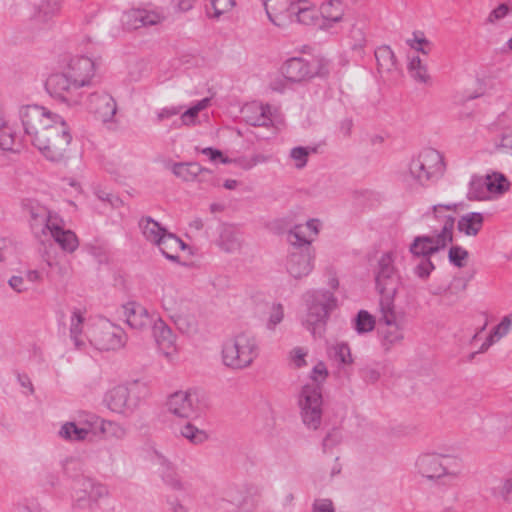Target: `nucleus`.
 <instances>
[{
    "mask_svg": "<svg viewBox=\"0 0 512 512\" xmlns=\"http://www.w3.org/2000/svg\"><path fill=\"white\" fill-rule=\"evenodd\" d=\"M284 318V310L281 304H273L270 308L268 329L273 330Z\"/></svg>",
    "mask_w": 512,
    "mask_h": 512,
    "instance_id": "obj_56",
    "label": "nucleus"
},
{
    "mask_svg": "<svg viewBox=\"0 0 512 512\" xmlns=\"http://www.w3.org/2000/svg\"><path fill=\"white\" fill-rule=\"evenodd\" d=\"M30 226L37 236L50 235L61 249L73 253L79 246L76 234L65 229L64 221L56 213L40 205L29 207Z\"/></svg>",
    "mask_w": 512,
    "mask_h": 512,
    "instance_id": "obj_3",
    "label": "nucleus"
},
{
    "mask_svg": "<svg viewBox=\"0 0 512 512\" xmlns=\"http://www.w3.org/2000/svg\"><path fill=\"white\" fill-rule=\"evenodd\" d=\"M136 387V384L112 387L104 396L106 407L116 414L132 415L140 404V398L135 393Z\"/></svg>",
    "mask_w": 512,
    "mask_h": 512,
    "instance_id": "obj_12",
    "label": "nucleus"
},
{
    "mask_svg": "<svg viewBox=\"0 0 512 512\" xmlns=\"http://www.w3.org/2000/svg\"><path fill=\"white\" fill-rule=\"evenodd\" d=\"M143 237L153 245H156L168 231L151 217H144L139 221Z\"/></svg>",
    "mask_w": 512,
    "mask_h": 512,
    "instance_id": "obj_27",
    "label": "nucleus"
},
{
    "mask_svg": "<svg viewBox=\"0 0 512 512\" xmlns=\"http://www.w3.org/2000/svg\"><path fill=\"white\" fill-rule=\"evenodd\" d=\"M91 432L96 433L94 417L87 427H78L74 422H67L62 426L59 433L65 439L80 441L86 439Z\"/></svg>",
    "mask_w": 512,
    "mask_h": 512,
    "instance_id": "obj_31",
    "label": "nucleus"
},
{
    "mask_svg": "<svg viewBox=\"0 0 512 512\" xmlns=\"http://www.w3.org/2000/svg\"><path fill=\"white\" fill-rule=\"evenodd\" d=\"M299 406L304 424L317 429L321 424L322 417V394L320 387L315 384H306L302 388Z\"/></svg>",
    "mask_w": 512,
    "mask_h": 512,
    "instance_id": "obj_13",
    "label": "nucleus"
},
{
    "mask_svg": "<svg viewBox=\"0 0 512 512\" xmlns=\"http://www.w3.org/2000/svg\"><path fill=\"white\" fill-rule=\"evenodd\" d=\"M382 328L384 345L390 347L400 343L404 338L403 327L399 322L395 324H386Z\"/></svg>",
    "mask_w": 512,
    "mask_h": 512,
    "instance_id": "obj_45",
    "label": "nucleus"
},
{
    "mask_svg": "<svg viewBox=\"0 0 512 512\" xmlns=\"http://www.w3.org/2000/svg\"><path fill=\"white\" fill-rule=\"evenodd\" d=\"M179 433L182 437L195 445L201 444L208 439V435L204 430L199 429L191 423H187L182 426L179 430Z\"/></svg>",
    "mask_w": 512,
    "mask_h": 512,
    "instance_id": "obj_47",
    "label": "nucleus"
},
{
    "mask_svg": "<svg viewBox=\"0 0 512 512\" xmlns=\"http://www.w3.org/2000/svg\"><path fill=\"white\" fill-rule=\"evenodd\" d=\"M299 24L320 26L319 8L310 0H296L293 9V20Z\"/></svg>",
    "mask_w": 512,
    "mask_h": 512,
    "instance_id": "obj_23",
    "label": "nucleus"
},
{
    "mask_svg": "<svg viewBox=\"0 0 512 512\" xmlns=\"http://www.w3.org/2000/svg\"><path fill=\"white\" fill-rule=\"evenodd\" d=\"M313 149L308 147H295L290 151V158L292 159L294 166L297 169H302L308 160L309 155L313 152Z\"/></svg>",
    "mask_w": 512,
    "mask_h": 512,
    "instance_id": "obj_53",
    "label": "nucleus"
},
{
    "mask_svg": "<svg viewBox=\"0 0 512 512\" xmlns=\"http://www.w3.org/2000/svg\"><path fill=\"white\" fill-rule=\"evenodd\" d=\"M197 399L191 390H179L167 397L166 409L175 417L190 418L197 412Z\"/></svg>",
    "mask_w": 512,
    "mask_h": 512,
    "instance_id": "obj_15",
    "label": "nucleus"
},
{
    "mask_svg": "<svg viewBox=\"0 0 512 512\" xmlns=\"http://www.w3.org/2000/svg\"><path fill=\"white\" fill-rule=\"evenodd\" d=\"M307 350L302 347H296L290 352V359L293 365L300 368L306 364Z\"/></svg>",
    "mask_w": 512,
    "mask_h": 512,
    "instance_id": "obj_63",
    "label": "nucleus"
},
{
    "mask_svg": "<svg viewBox=\"0 0 512 512\" xmlns=\"http://www.w3.org/2000/svg\"><path fill=\"white\" fill-rule=\"evenodd\" d=\"M512 326V319L509 316H505L501 322L493 328L489 333L485 341L478 349V353L486 352L493 344L497 343L501 338L506 336Z\"/></svg>",
    "mask_w": 512,
    "mask_h": 512,
    "instance_id": "obj_32",
    "label": "nucleus"
},
{
    "mask_svg": "<svg viewBox=\"0 0 512 512\" xmlns=\"http://www.w3.org/2000/svg\"><path fill=\"white\" fill-rule=\"evenodd\" d=\"M407 43L410 46V48L416 52H421L427 55L430 51V43L424 37H417L415 35L414 38L409 39Z\"/></svg>",
    "mask_w": 512,
    "mask_h": 512,
    "instance_id": "obj_58",
    "label": "nucleus"
},
{
    "mask_svg": "<svg viewBox=\"0 0 512 512\" xmlns=\"http://www.w3.org/2000/svg\"><path fill=\"white\" fill-rule=\"evenodd\" d=\"M329 355L341 365L346 366L353 363L351 349L347 343L337 342L333 344L329 349Z\"/></svg>",
    "mask_w": 512,
    "mask_h": 512,
    "instance_id": "obj_42",
    "label": "nucleus"
},
{
    "mask_svg": "<svg viewBox=\"0 0 512 512\" xmlns=\"http://www.w3.org/2000/svg\"><path fill=\"white\" fill-rule=\"evenodd\" d=\"M429 256H422L423 260L414 269L415 274L420 278H427L434 269L433 263L428 259Z\"/></svg>",
    "mask_w": 512,
    "mask_h": 512,
    "instance_id": "obj_62",
    "label": "nucleus"
},
{
    "mask_svg": "<svg viewBox=\"0 0 512 512\" xmlns=\"http://www.w3.org/2000/svg\"><path fill=\"white\" fill-rule=\"evenodd\" d=\"M470 199L474 200H487L490 199L488 187L486 185L485 177H473L470 182L468 191Z\"/></svg>",
    "mask_w": 512,
    "mask_h": 512,
    "instance_id": "obj_46",
    "label": "nucleus"
},
{
    "mask_svg": "<svg viewBox=\"0 0 512 512\" xmlns=\"http://www.w3.org/2000/svg\"><path fill=\"white\" fill-rule=\"evenodd\" d=\"M200 152L206 155L211 162H221L224 164L232 163V159L225 157L218 149L207 147L201 149Z\"/></svg>",
    "mask_w": 512,
    "mask_h": 512,
    "instance_id": "obj_60",
    "label": "nucleus"
},
{
    "mask_svg": "<svg viewBox=\"0 0 512 512\" xmlns=\"http://www.w3.org/2000/svg\"><path fill=\"white\" fill-rule=\"evenodd\" d=\"M121 23L123 27L128 31L142 28L143 25L140 8H133L124 12L121 17Z\"/></svg>",
    "mask_w": 512,
    "mask_h": 512,
    "instance_id": "obj_48",
    "label": "nucleus"
},
{
    "mask_svg": "<svg viewBox=\"0 0 512 512\" xmlns=\"http://www.w3.org/2000/svg\"><path fill=\"white\" fill-rule=\"evenodd\" d=\"M375 327V318L373 315L368 313L365 310H361L358 312L357 317L355 319V330L358 333H367L374 329Z\"/></svg>",
    "mask_w": 512,
    "mask_h": 512,
    "instance_id": "obj_51",
    "label": "nucleus"
},
{
    "mask_svg": "<svg viewBox=\"0 0 512 512\" xmlns=\"http://www.w3.org/2000/svg\"><path fill=\"white\" fill-rule=\"evenodd\" d=\"M153 336L164 355L169 360L175 357V335L171 328L159 317L153 319L151 324Z\"/></svg>",
    "mask_w": 512,
    "mask_h": 512,
    "instance_id": "obj_20",
    "label": "nucleus"
},
{
    "mask_svg": "<svg viewBox=\"0 0 512 512\" xmlns=\"http://www.w3.org/2000/svg\"><path fill=\"white\" fill-rule=\"evenodd\" d=\"M124 322L133 330L142 332L150 328L154 316L139 302L129 301L121 306Z\"/></svg>",
    "mask_w": 512,
    "mask_h": 512,
    "instance_id": "obj_16",
    "label": "nucleus"
},
{
    "mask_svg": "<svg viewBox=\"0 0 512 512\" xmlns=\"http://www.w3.org/2000/svg\"><path fill=\"white\" fill-rule=\"evenodd\" d=\"M396 258L395 251H387L383 253L379 260L375 272L376 290L380 297H395L400 278L394 267Z\"/></svg>",
    "mask_w": 512,
    "mask_h": 512,
    "instance_id": "obj_11",
    "label": "nucleus"
},
{
    "mask_svg": "<svg viewBox=\"0 0 512 512\" xmlns=\"http://www.w3.org/2000/svg\"><path fill=\"white\" fill-rule=\"evenodd\" d=\"M219 245L226 252L238 251L242 245L240 233L233 227H224L220 234Z\"/></svg>",
    "mask_w": 512,
    "mask_h": 512,
    "instance_id": "obj_34",
    "label": "nucleus"
},
{
    "mask_svg": "<svg viewBox=\"0 0 512 512\" xmlns=\"http://www.w3.org/2000/svg\"><path fill=\"white\" fill-rule=\"evenodd\" d=\"M91 432L96 433L94 417L87 427H78L74 422H67L62 426L59 433L65 439L80 441L86 439Z\"/></svg>",
    "mask_w": 512,
    "mask_h": 512,
    "instance_id": "obj_30",
    "label": "nucleus"
},
{
    "mask_svg": "<svg viewBox=\"0 0 512 512\" xmlns=\"http://www.w3.org/2000/svg\"><path fill=\"white\" fill-rule=\"evenodd\" d=\"M494 494L503 501H510L512 497V475L506 478L501 485L495 488Z\"/></svg>",
    "mask_w": 512,
    "mask_h": 512,
    "instance_id": "obj_57",
    "label": "nucleus"
},
{
    "mask_svg": "<svg viewBox=\"0 0 512 512\" xmlns=\"http://www.w3.org/2000/svg\"><path fill=\"white\" fill-rule=\"evenodd\" d=\"M85 319V311L81 309H74L70 316V336L75 346L79 349L85 346V341L82 338Z\"/></svg>",
    "mask_w": 512,
    "mask_h": 512,
    "instance_id": "obj_29",
    "label": "nucleus"
},
{
    "mask_svg": "<svg viewBox=\"0 0 512 512\" xmlns=\"http://www.w3.org/2000/svg\"><path fill=\"white\" fill-rule=\"evenodd\" d=\"M245 121L253 126H266L271 122L270 107L258 102L246 104L242 109Z\"/></svg>",
    "mask_w": 512,
    "mask_h": 512,
    "instance_id": "obj_25",
    "label": "nucleus"
},
{
    "mask_svg": "<svg viewBox=\"0 0 512 512\" xmlns=\"http://www.w3.org/2000/svg\"><path fill=\"white\" fill-rule=\"evenodd\" d=\"M469 253L461 246H452L448 252L449 261L456 267H465L468 261Z\"/></svg>",
    "mask_w": 512,
    "mask_h": 512,
    "instance_id": "obj_52",
    "label": "nucleus"
},
{
    "mask_svg": "<svg viewBox=\"0 0 512 512\" xmlns=\"http://www.w3.org/2000/svg\"><path fill=\"white\" fill-rule=\"evenodd\" d=\"M458 205L437 204L432 207L431 217L439 225H430L433 233L414 238L409 247L413 256H428L445 249L453 241L454 213Z\"/></svg>",
    "mask_w": 512,
    "mask_h": 512,
    "instance_id": "obj_2",
    "label": "nucleus"
},
{
    "mask_svg": "<svg viewBox=\"0 0 512 512\" xmlns=\"http://www.w3.org/2000/svg\"><path fill=\"white\" fill-rule=\"evenodd\" d=\"M379 313L380 325L395 324L398 322L394 305V297H380Z\"/></svg>",
    "mask_w": 512,
    "mask_h": 512,
    "instance_id": "obj_38",
    "label": "nucleus"
},
{
    "mask_svg": "<svg viewBox=\"0 0 512 512\" xmlns=\"http://www.w3.org/2000/svg\"><path fill=\"white\" fill-rule=\"evenodd\" d=\"M143 27L157 26L162 24L166 16L160 9L140 8Z\"/></svg>",
    "mask_w": 512,
    "mask_h": 512,
    "instance_id": "obj_49",
    "label": "nucleus"
},
{
    "mask_svg": "<svg viewBox=\"0 0 512 512\" xmlns=\"http://www.w3.org/2000/svg\"><path fill=\"white\" fill-rule=\"evenodd\" d=\"M445 171L443 156L435 149H424L409 164L410 176L419 184L437 181Z\"/></svg>",
    "mask_w": 512,
    "mask_h": 512,
    "instance_id": "obj_8",
    "label": "nucleus"
},
{
    "mask_svg": "<svg viewBox=\"0 0 512 512\" xmlns=\"http://www.w3.org/2000/svg\"><path fill=\"white\" fill-rule=\"evenodd\" d=\"M378 68L381 71L390 72L394 69L396 59L394 52L389 46H380L375 51Z\"/></svg>",
    "mask_w": 512,
    "mask_h": 512,
    "instance_id": "obj_40",
    "label": "nucleus"
},
{
    "mask_svg": "<svg viewBox=\"0 0 512 512\" xmlns=\"http://www.w3.org/2000/svg\"><path fill=\"white\" fill-rule=\"evenodd\" d=\"M90 110L103 122L112 121L117 105L113 97L107 93H94L89 99Z\"/></svg>",
    "mask_w": 512,
    "mask_h": 512,
    "instance_id": "obj_21",
    "label": "nucleus"
},
{
    "mask_svg": "<svg viewBox=\"0 0 512 512\" xmlns=\"http://www.w3.org/2000/svg\"><path fill=\"white\" fill-rule=\"evenodd\" d=\"M296 0H265L264 6L269 20L278 27H285L293 21Z\"/></svg>",
    "mask_w": 512,
    "mask_h": 512,
    "instance_id": "obj_18",
    "label": "nucleus"
},
{
    "mask_svg": "<svg viewBox=\"0 0 512 512\" xmlns=\"http://www.w3.org/2000/svg\"><path fill=\"white\" fill-rule=\"evenodd\" d=\"M76 82L63 70L49 75L45 88L55 101L74 107L80 105L84 97L83 90Z\"/></svg>",
    "mask_w": 512,
    "mask_h": 512,
    "instance_id": "obj_9",
    "label": "nucleus"
},
{
    "mask_svg": "<svg viewBox=\"0 0 512 512\" xmlns=\"http://www.w3.org/2000/svg\"><path fill=\"white\" fill-rule=\"evenodd\" d=\"M416 473L429 481L458 479L462 472V460L459 456L428 452L420 454L415 460Z\"/></svg>",
    "mask_w": 512,
    "mask_h": 512,
    "instance_id": "obj_5",
    "label": "nucleus"
},
{
    "mask_svg": "<svg viewBox=\"0 0 512 512\" xmlns=\"http://www.w3.org/2000/svg\"><path fill=\"white\" fill-rule=\"evenodd\" d=\"M64 71H66L72 79L77 81L76 83L83 89L91 83L95 75V63L89 57H74L69 61Z\"/></svg>",
    "mask_w": 512,
    "mask_h": 512,
    "instance_id": "obj_17",
    "label": "nucleus"
},
{
    "mask_svg": "<svg viewBox=\"0 0 512 512\" xmlns=\"http://www.w3.org/2000/svg\"><path fill=\"white\" fill-rule=\"evenodd\" d=\"M282 74L290 82H301L313 76L309 63L302 58H291L282 66Z\"/></svg>",
    "mask_w": 512,
    "mask_h": 512,
    "instance_id": "obj_24",
    "label": "nucleus"
},
{
    "mask_svg": "<svg viewBox=\"0 0 512 512\" xmlns=\"http://www.w3.org/2000/svg\"><path fill=\"white\" fill-rule=\"evenodd\" d=\"M498 147L512 155V130L501 134Z\"/></svg>",
    "mask_w": 512,
    "mask_h": 512,
    "instance_id": "obj_64",
    "label": "nucleus"
},
{
    "mask_svg": "<svg viewBox=\"0 0 512 512\" xmlns=\"http://www.w3.org/2000/svg\"><path fill=\"white\" fill-rule=\"evenodd\" d=\"M509 11L510 9L508 5L500 4L489 13L486 22L489 24H495L502 20L503 18H505L508 15Z\"/></svg>",
    "mask_w": 512,
    "mask_h": 512,
    "instance_id": "obj_59",
    "label": "nucleus"
},
{
    "mask_svg": "<svg viewBox=\"0 0 512 512\" xmlns=\"http://www.w3.org/2000/svg\"><path fill=\"white\" fill-rule=\"evenodd\" d=\"M328 375L326 365L323 362L317 363L311 373V384L318 385L320 387V384L325 381L326 377Z\"/></svg>",
    "mask_w": 512,
    "mask_h": 512,
    "instance_id": "obj_61",
    "label": "nucleus"
},
{
    "mask_svg": "<svg viewBox=\"0 0 512 512\" xmlns=\"http://www.w3.org/2000/svg\"><path fill=\"white\" fill-rule=\"evenodd\" d=\"M108 487L92 478H82L75 482L73 490L74 505L83 511L96 508L100 500L109 497Z\"/></svg>",
    "mask_w": 512,
    "mask_h": 512,
    "instance_id": "obj_10",
    "label": "nucleus"
},
{
    "mask_svg": "<svg viewBox=\"0 0 512 512\" xmlns=\"http://www.w3.org/2000/svg\"><path fill=\"white\" fill-rule=\"evenodd\" d=\"M211 104L210 98H203L196 104L184 111L181 116V122L184 126H195L198 123L200 112L207 109Z\"/></svg>",
    "mask_w": 512,
    "mask_h": 512,
    "instance_id": "obj_39",
    "label": "nucleus"
},
{
    "mask_svg": "<svg viewBox=\"0 0 512 512\" xmlns=\"http://www.w3.org/2000/svg\"><path fill=\"white\" fill-rule=\"evenodd\" d=\"M307 313L303 324L314 336H321L329 312L336 306L333 293L326 290H313L305 294Z\"/></svg>",
    "mask_w": 512,
    "mask_h": 512,
    "instance_id": "obj_6",
    "label": "nucleus"
},
{
    "mask_svg": "<svg viewBox=\"0 0 512 512\" xmlns=\"http://www.w3.org/2000/svg\"><path fill=\"white\" fill-rule=\"evenodd\" d=\"M173 174L185 182L196 180L197 176L203 172L210 173L207 168L200 166L198 163H175L172 167Z\"/></svg>",
    "mask_w": 512,
    "mask_h": 512,
    "instance_id": "obj_33",
    "label": "nucleus"
},
{
    "mask_svg": "<svg viewBox=\"0 0 512 512\" xmlns=\"http://www.w3.org/2000/svg\"><path fill=\"white\" fill-rule=\"evenodd\" d=\"M155 246L164 257L173 262H180L179 252L189 248L180 238L170 232L164 235Z\"/></svg>",
    "mask_w": 512,
    "mask_h": 512,
    "instance_id": "obj_26",
    "label": "nucleus"
},
{
    "mask_svg": "<svg viewBox=\"0 0 512 512\" xmlns=\"http://www.w3.org/2000/svg\"><path fill=\"white\" fill-rule=\"evenodd\" d=\"M90 344L100 351H110L122 348L126 343V333L118 325L106 319H94L86 333Z\"/></svg>",
    "mask_w": 512,
    "mask_h": 512,
    "instance_id": "obj_7",
    "label": "nucleus"
},
{
    "mask_svg": "<svg viewBox=\"0 0 512 512\" xmlns=\"http://www.w3.org/2000/svg\"><path fill=\"white\" fill-rule=\"evenodd\" d=\"M173 321L180 332L192 335L198 331V321L194 315L177 314L172 316Z\"/></svg>",
    "mask_w": 512,
    "mask_h": 512,
    "instance_id": "obj_43",
    "label": "nucleus"
},
{
    "mask_svg": "<svg viewBox=\"0 0 512 512\" xmlns=\"http://www.w3.org/2000/svg\"><path fill=\"white\" fill-rule=\"evenodd\" d=\"M345 4L341 0H327L319 7L320 27L327 29L331 28L343 20L345 15Z\"/></svg>",
    "mask_w": 512,
    "mask_h": 512,
    "instance_id": "obj_22",
    "label": "nucleus"
},
{
    "mask_svg": "<svg viewBox=\"0 0 512 512\" xmlns=\"http://www.w3.org/2000/svg\"><path fill=\"white\" fill-rule=\"evenodd\" d=\"M483 222V214L470 212L461 216L458 221V230L467 236H476L482 229Z\"/></svg>",
    "mask_w": 512,
    "mask_h": 512,
    "instance_id": "obj_28",
    "label": "nucleus"
},
{
    "mask_svg": "<svg viewBox=\"0 0 512 512\" xmlns=\"http://www.w3.org/2000/svg\"><path fill=\"white\" fill-rule=\"evenodd\" d=\"M180 295L177 289L168 286L164 288L161 302L165 310L173 312L177 309L180 302Z\"/></svg>",
    "mask_w": 512,
    "mask_h": 512,
    "instance_id": "obj_50",
    "label": "nucleus"
},
{
    "mask_svg": "<svg viewBox=\"0 0 512 512\" xmlns=\"http://www.w3.org/2000/svg\"><path fill=\"white\" fill-rule=\"evenodd\" d=\"M35 9V17L38 21H49L59 13L60 0H39L35 5Z\"/></svg>",
    "mask_w": 512,
    "mask_h": 512,
    "instance_id": "obj_37",
    "label": "nucleus"
},
{
    "mask_svg": "<svg viewBox=\"0 0 512 512\" xmlns=\"http://www.w3.org/2000/svg\"><path fill=\"white\" fill-rule=\"evenodd\" d=\"M95 431H99L105 437L123 438L126 435V429L119 423L107 420H101L94 417Z\"/></svg>",
    "mask_w": 512,
    "mask_h": 512,
    "instance_id": "obj_36",
    "label": "nucleus"
},
{
    "mask_svg": "<svg viewBox=\"0 0 512 512\" xmlns=\"http://www.w3.org/2000/svg\"><path fill=\"white\" fill-rule=\"evenodd\" d=\"M289 240L293 246L303 248L309 246L313 237L310 235L304 224H298L289 231Z\"/></svg>",
    "mask_w": 512,
    "mask_h": 512,
    "instance_id": "obj_44",
    "label": "nucleus"
},
{
    "mask_svg": "<svg viewBox=\"0 0 512 512\" xmlns=\"http://www.w3.org/2000/svg\"><path fill=\"white\" fill-rule=\"evenodd\" d=\"M162 479L168 486H170L174 490L181 491L185 489L183 481L181 480L180 476L176 473L173 467L165 471H162Z\"/></svg>",
    "mask_w": 512,
    "mask_h": 512,
    "instance_id": "obj_54",
    "label": "nucleus"
},
{
    "mask_svg": "<svg viewBox=\"0 0 512 512\" xmlns=\"http://www.w3.org/2000/svg\"><path fill=\"white\" fill-rule=\"evenodd\" d=\"M490 198L494 195H501L509 189L508 179L500 173H493L485 177Z\"/></svg>",
    "mask_w": 512,
    "mask_h": 512,
    "instance_id": "obj_41",
    "label": "nucleus"
},
{
    "mask_svg": "<svg viewBox=\"0 0 512 512\" xmlns=\"http://www.w3.org/2000/svg\"><path fill=\"white\" fill-rule=\"evenodd\" d=\"M408 72L419 83H428L430 75L426 63L417 55L408 56Z\"/></svg>",
    "mask_w": 512,
    "mask_h": 512,
    "instance_id": "obj_35",
    "label": "nucleus"
},
{
    "mask_svg": "<svg viewBox=\"0 0 512 512\" xmlns=\"http://www.w3.org/2000/svg\"><path fill=\"white\" fill-rule=\"evenodd\" d=\"M258 355V341L250 332H239L226 339L222 345L223 364L233 370L250 367Z\"/></svg>",
    "mask_w": 512,
    "mask_h": 512,
    "instance_id": "obj_4",
    "label": "nucleus"
},
{
    "mask_svg": "<svg viewBox=\"0 0 512 512\" xmlns=\"http://www.w3.org/2000/svg\"><path fill=\"white\" fill-rule=\"evenodd\" d=\"M315 252L310 246L295 248L286 259V270L295 279L308 276L313 268Z\"/></svg>",
    "mask_w": 512,
    "mask_h": 512,
    "instance_id": "obj_14",
    "label": "nucleus"
},
{
    "mask_svg": "<svg viewBox=\"0 0 512 512\" xmlns=\"http://www.w3.org/2000/svg\"><path fill=\"white\" fill-rule=\"evenodd\" d=\"M18 115L32 145L44 158L52 162L68 158L73 137L61 115L40 105L21 106Z\"/></svg>",
    "mask_w": 512,
    "mask_h": 512,
    "instance_id": "obj_1",
    "label": "nucleus"
},
{
    "mask_svg": "<svg viewBox=\"0 0 512 512\" xmlns=\"http://www.w3.org/2000/svg\"><path fill=\"white\" fill-rule=\"evenodd\" d=\"M21 143L16 122L0 112V149L4 152L17 153L20 151Z\"/></svg>",
    "mask_w": 512,
    "mask_h": 512,
    "instance_id": "obj_19",
    "label": "nucleus"
},
{
    "mask_svg": "<svg viewBox=\"0 0 512 512\" xmlns=\"http://www.w3.org/2000/svg\"><path fill=\"white\" fill-rule=\"evenodd\" d=\"M234 6L235 0H211L214 18H219L221 15L230 12Z\"/></svg>",
    "mask_w": 512,
    "mask_h": 512,
    "instance_id": "obj_55",
    "label": "nucleus"
}]
</instances>
